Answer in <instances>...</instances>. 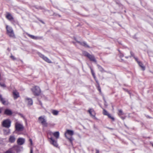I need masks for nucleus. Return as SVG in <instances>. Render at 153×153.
Returning a JSON list of instances; mask_svg holds the SVG:
<instances>
[{
  "instance_id": "a211bd4d",
  "label": "nucleus",
  "mask_w": 153,
  "mask_h": 153,
  "mask_svg": "<svg viewBox=\"0 0 153 153\" xmlns=\"http://www.w3.org/2000/svg\"><path fill=\"white\" fill-rule=\"evenodd\" d=\"M26 100L27 101L28 105L30 106L32 105L33 101L31 99L27 98H26Z\"/></svg>"
},
{
  "instance_id": "79ce46f5",
  "label": "nucleus",
  "mask_w": 153,
  "mask_h": 153,
  "mask_svg": "<svg viewBox=\"0 0 153 153\" xmlns=\"http://www.w3.org/2000/svg\"><path fill=\"white\" fill-rule=\"evenodd\" d=\"M134 58L135 59V60H136V61H137V59H138L136 58H135V57H134Z\"/></svg>"
},
{
  "instance_id": "72a5a7b5",
  "label": "nucleus",
  "mask_w": 153,
  "mask_h": 153,
  "mask_svg": "<svg viewBox=\"0 0 153 153\" xmlns=\"http://www.w3.org/2000/svg\"><path fill=\"white\" fill-rule=\"evenodd\" d=\"M130 53H131V56L133 57L134 58V53L131 51L130 52Z\"/></svg>"
},
{
  "instance_id": "4468645a",
  "label": "nucleus",
  "mask_w": 153,
  "mask_h": 153,
  "mask_svg": "<svg viewBox=\"0 0 153 153\" xmlns=\"http://www.w3.org/2000/svg\"><path fill=\"white\" fill-rule=\"evenodd\" d=\"M13 94L15 99H16L19 97V94L16 91H14L13 92Z\"/></svg>"
},
{
  "instance_id": "58836bf2",
  "label": "nucleus",
  "mask_w": 153,
  "mask_h": 153,
  "mask_svg": "<svg viewBox=\"0 0 153 153\" xmlns=\"http://www.w3.org/2000/svg\"><path fill=\"white\" fill-rule=\"evenodd\" d=\"M96 153H99V151L98 150L96 149Z\"/></svg>"
},
{
  "instance_id": "b1692460",
  "label": "nucleus",
  "mask_w": 153,
  "mask_h": 153,
  "mask_svg": "<svg viewBox=\"0 0 153 153\" xmlns=\"http://www.w3.org/2000/svg\"><path fill=\"white\" fill-rule=\"evenodd\" d=\"M52 113L53 114V115H57L58 114L59 111L57 110H53Z\"/></svg>"
},
{
  "instance_id": "2eb2a0df",
  "label": "nucleus",
  "mask_w": 153,
  "mask_h": 153,
  "mask_svg": "<svg viewBox=\"0 0 153 153\" xmlns=\"http://www.w3.org/2000/svg\"><path fill=\"white\" fill-rule=\"evenodd\" d=\"M16 140V138L14 135L10 136L9 139V141L10 143H14Z\"/></svg>"
},
{
  "instance_id": "9d476101",
  "label": "nucleus",
  "mask_w": 153,
  "mask_h": 153,
  "mask_svg": "<svg viewBox=\"0 0 153 153\" xmlns=\"http://www.w3.org/2000/svg\"><path fill=\"white\" fill-rule=\"evenodd\" d=\"M49 139H50V142L51 144L55 147H57L58 146L56 141L52 137H50Z\"/></svg>"
},
{
  "instance_id": "7c9ffc66",
  "label": "nucleus",
  "mask_w": 153,
  "mask_h": 153,
  "mask_svg": "<svg viewBox=\"0 0 153 153\" xmlns=\"http://www.w3.org/2000/svg\"><path fill=\"white\" fill-rule=\"evenodd\" d=\"M0 86L2 87H6V85L4 83H1L0 82Z\"/></svg>"
},
{
  "instance_id": "ddd939ff",
  "label": "nucleus",
  "mask_w": 153,
  "mask_h": 153,
  "mask_svg": "<svg viewBox=\"0 0 153 153\" xmlns=\"http://www.w3.org/2000/svg\"><path fill=\"white\" fill-rule=\"evenodd\" d=\"M49 133L50 134H53V135L56 138V139H58L59 137V131H56L54 133L50 132H49Z\"/></svg>"
},
{
  "instance_id": "473e14b6",
  "label": "nucleus",
  "mask_w": 153,
  "mask_h": 153,
  "mask_svg": "<svg viewBox=\"0 0 153 153\" xmlns=\"http://www.w3.org/2000/svg\"><path fill=\"white\" fill-rule=\"evenodd\" d=\"M97 88L98 90L100 92L101 91V90L100 87V85H98Z\"/></svg>"
},
{
  "instance_id": "f704fd0d",
  "label": "nucleus",
  "mask_w": 153,
  "mask_h": 153,
  "mask_svg": "<svg viewBox=\"0 0 153 153\" xmlns=\"http://www.w3.org/2000/svg\"><path fill=\"white\" fill-rule=\"evenodd\" d=\"M11 58L13 60H14L16 59V58L14 57V56L12 55L10 56Z\"/></svg>"
},
{
  "instance_id": "7ed1b4c3",
  "label": "nucleus",
  "mask_w": 153,
  "mask_h": 153,
  "mask_svg": "<svg viewBox=\"0 0 153 153\" xmlns=\"http://www.w3.org/2000/svg\"><path fill=\"white\" fill-rule=\"evenodd\" d=\"M6 28L7 35L10 37H14L15 35L12 28L8 25H7Z\"/></svg>"
},
{
  "instance_id": "f257e3e1",
  "label": "nucleus",
  "mask_w": 153,
  "mask_h": 153,
  "mask_svg": "<svg viewBox=\"0 0 153 153\" xmlns=\"http://www.w3.org/2000/svg\"><path fill=\"white\" fill-rule=\"evenodd\" d=\"M74 134L73 131L70 130H67L65 135V137L68 139L70 143L72 145V141L74 139L72 137V136Z\"/></svg>"
},
{
  "instance_id": "0eeeda50",
  "label": "nucleus",
  "mask_w": 153,
  "mask_h": 153,
  "mask_svg": "<svg viewBox=\"0 0 153 153\" xmlns=\"http://www.w3.org/2000/svg\"><path fill=\"white\" fill-rule=\"evenodd\" d=\"M15 128L16 131H22L23 130L24 127L22 124L18 122H16L15 124Z\"/></svg>"
},
{
  "instance_id": "412c9836",
  "label": "nucleus",
  "mask_w": 153,
  "mask_h": 153,
  "mask_svg": "<svg viewBox=\"0 0 153 153\" xmlns=\"http://www.w3.org/2000/svg\"><path fill=\"white\" fill-rule=\"evenodd\" d=\"M4 113L5 114L7 115H11L12 114V112L11 111L8 109L5 110Z\"/></svg>"
},
{
  "instance_id": "39448f33",
  "label": "nucleus",
  "mask_w": 153,
  "mask_h": 153,
  "mask_svg": "<svg viewBox=\"0 0 153 153\" xmlns=\"http://www.w3.org/2000/svg\"><path fill=\"white\" fill-rule=\"evenodd\" d=\"M22 149V147H21L19 146H15L11 149L10 150L7 151L5 153H12V151L13 150H15L17 152H18L21 151Z\"/></svg>"
},
{
  "instance_id": "1a4fd4ad",
  "label": "nucleus",
  "mask_w": 153,
  "mask_h": 153,
  "mask_svg": "<svg viewBox=\"0 0 153 153\" xmlns=\"http://www.w3.org/2000/svg\"><path fill=\"white\" fill-rule=\"evenodd\" d=\"M27 35L30 38L35 40L40 39H42L41 36H35L33 35H30L28 33H26Z\"/></svg>"
},
{
  "instance_id": "c85d7f7f",
  "label": "nucleus",
  "mask_w": 153,
  "mask_h": 153,
  "mask_svg": "<svg viewBox=\"0 0 153 153\" xmlns=\"http://www.w3.org/2000/svg\"><path fill=\"white\" fill-rule=\"evenodd\" d=\"M107 116H108V117L112 119V120L113 121H114V117H111V114H109Z\"/></svg>"
},
{
  "instance_id": "f3484780",
  "label": "nucleus",
  "mask_w": 153,
  "mask_h": 153,
  "mask_svg": "<svg viewBox=\"0 0 153 153\" xmlns=\"http://www.w3.org/2000/svg\"><path fill=\"white\" fill-rule=\"evenodd\" d=\"M88 57L90 59L91 61H93L95 62H96V60L95 59L94 56V55L90 54Z\"/></svg>"
},
{
  "instance_id": "f03ea898",
  "label": "nucleus",
  "mask_w": 153,
  "mask_h": 153,
  "mask_svg": "<svg viewBox=\"0 0 153 153\" xmlns=\"http://www.w3.org/2000/svg\"><path fill=\"white\" fill-rule=\"evenodd\" d=\"M39 123H41L43 127H47L48 126V123L47 122L46 119L45 118L44 116L39 117L38 118Z\"/></svg>"
},
{
  "instance_id": "c9c22d12",
  "label": "nucleus",
  "mask_w": 153,
  "mask_h": 153,
  "mask_svg": "<svg viewBox=\"0 0 153 153\" xmlns=\"http://www.w3.org/2000/svg\"><path fill=\"white\" fill-rule=\"evenodd\" d=\"M29 141L30 142L31 145H32V144H33L32 141V139H29Z\"/></svg>"
},
{
  "instance_id": "6e6552de",
  "label": "nucleus",
  "mask_w": 153,
  "mask_h": 153,
  "mask_svg": "<svg viewBox=\"0 0 153 153\" xmlns=\"http://www.w3.org/2000/svg\"><path fill=\"white\" fill-rule=\"evenodd\" d=\"M37 54L39 56L42 58L45 61L49 63H51V61L48 58L45 56L44 55L42 54L39 52H38Z\"/></svg>"
},
{
  "instance_id": "e433bc0d",
  "label": "nucleus",
  "mask_w": 153,
  "mask_h": 153,
  "mask_svg": "<svg viewBox=\"0 0 153 153\" xmlns=\"http://www.w3.org/2000/svg\"><path fill=\"white\" fill-rule=\"evenodd\" d=\"M94 79H95V80L96 81V82L97 83L98 85H99V82H98V80L96 79V78Z\"/></svg>"
},
{
  "instance_id": "c756f323",
  "label": "nucleus",
  "mask_w": 153,
  "mask_h": 153,
  "mask_svg": "<svg viewBox=\"0 0 153 153\" xmlns=\"http://www.w3.org/2000/svg\"><path fill=\"white\" fill-rule=\"evenodd\" d=\"M91 73L92 74V75H93L94 78V79L96 78V77L95 75V73L93 71L92 69H91Z\"/></svg>"
},
{
  "instance_id": "4be33fe9",
  "label": "nucleus",
  "mask_w": 153,
  "mask_h": 153,
  "mask_svg": "<svg viewBox=\"0 0 153 153\" xmlns=\"http://www.w3.org/2000/svg\"><path fill=\"white\" fill-rule=\"evenodd\" d=\"M0 101L4 105L6 104V101L5 99L2 97L1 95L0 94Z\"/></svg>"
},
{
  "instance_id": "37998d69",
  "label": "nucleus",
  "mask_w": 153,
  "mask_h": 153,
  "mask_svg": "<svg viewBox=\"0 0 153 153\" xmlns=\"http://www.w3.org/2000/svg\"><path fill=\"white\" fill-rule=\"evenodd\" d=\"M108 128L110 129H113L112 128Z\"/></svg>"
},
{
  "instance_id": "ea45409f",
  "label": "nucleus",
  "mask_w": 153,
  "mask_h": 153,
  "mask_svg": "<svg viewBox=\"0 0 153 153\" xmlns=\"http://www.w3.org/2000/svg\"><path fill=\"white\" fill-rule=\"evenodd\" d=\"M30 153H33V150L32 149H30Z\"/></svg>"
},
{
  "instance_id": "20e7f679",
  "label": "nucleus",
  "mask_w": 153,
  "mask_h": 153,
  "mask_svg": "<svg viewBox=\"0 0 153 153\" xmlns=\"http://www.w3.org/2000/svg\"><path fill=\"white\" fill-rule=\"evenodd\" d=\"M31 90L34 95L38 96L41 93V90L38 86H35L31 88Z\"/></svg>"
},
{
  "instance_id": "393cba45",
  "label": "nucleus",
  "mask_w": 153,
  "mask_h": 153,
  "mask_svg": "<svg viewBox=\"0 0 153 153\" xmlns=\"http://www.w3.org/2000/svg\"><path fill=\"white\" fill-rule=\"evenodd\" d=\"M10 131L9 130H4V134L8 135L10 134Z\"/></svg>"
},
{
  "instance_id": "aec40b11",
  "label": "nucleus",
  "mask_w": 153,
  "mask_h": 153,
  "mask_svg": "<svg viewBox=\"0 0 153 153\" xmlns=\"http://www.w3.org/2000/svg\"><path fill=\"white\" fill-rule=\"evenodd\" d=\"M97 66L99 70L102 73V72H107L106 71H105L104 70V69L101 66H100L99 65H97Z\"/></svg>"
},
{
  "instance_id": "a19ab883",
  "label": "nucleus",
  "mask_w": 153,
  "mask_h": 153,
  "mask_svg": "<svg viewBox=\"0 0 153 153\" xmlns=\"http://www.w3.org/2000/svg\"><path fill=\"white\" fill-rule=\"evenodd\" d=\"M147 117H148V118H151V117H150L149 116H147Z\"/></svg>"
},
{
  "instance_id": "2f4dec72",
  "label": "nucleus",
  "mask_w": 153,
  "mask_h": 153,
  "mask_svg": "<svg viewBox=\"0 0 153 153\" xmlns=\"http://www.w3.org/2000/svg\"><path fill=\"white\" fill-rule=\"evenodd\" d=\"M119 56L121 58L123 56V53L120 52V53L119 54Z\"/></svg>"
},
{
  "instance_id": "6ab92c4d",
  "label": "nucleus",
  "mask_w": 153,
  "mask_h": 153,
  "mask_svg": "<svg viewBox=\"0 0 153 153\" xmlns=\"http://www.w3.org/2000/svg\"><path fill=\"white\" fill-rule=\"evenodd\" d=\"M6 17L7 19L10 20V21H12L13 19V17L9 13L7 14L6 16Z\"/></svg>"
},
{
  "instance_id": "49530a36",
  "label": "nucleus",
  "mask_w": 153,
  "mask_h": 153,
  "mask_svg": "<svg viewBox=\"0 0 153 153\" xmlns=\"http://www.w3.org/2000/svg\"><path fill=\"white\" fill-rule=\"evenodd\" d=\"M126 58H128V57H126Z\"/></svg>"
},
{
  "instance_id": "cd10ccee",
  "label": "nucleus",
  "mask_w": 153,
  "mask_h": 153,
  "mask_svg": "<svg viewBox=\"0 0 153 153\" xmlns=\"http://www.w3.org/2000/svg\"><path fill=\"white\" fill-rule=\"evenodd\" d=\"M103 114L104 115H108L109 114L105 109H103Z\"/></svg>"
},
{
  "instance_id": "9b49d317",
  "label": "nucleus",
  "mask_w": 153,
  "mask_h": 153,
  "mask_svg": "<svg viewBox=\"0 0 153 153\" xmlns=\"http://www.w3.org/2000/svg\"><path fill=\"white\" fill-rule=\"evenodd\" d=\"M25 139L21 137L19 138L17 140L18 144L20 145H23L25 143Z\"/></svg>"
},
{
  "instance_id": "423d86ee",
  "label": "nucleus",
  "mask_w": 153,
  "mask_h": 153,
  "mask_svg": "<svg viewBox=\"0 0 153 153\" xmlns=\"http://www.w3.org/2000/svg\"><path fill=\"white\" fill-rule=\"evenodd\" d=\"M11 123V122L10 120L7 119L3 121L2 125L3 126L8 128L10 126Z\"/></svg>"
},
{
  "instance_id": "8fccbe9b",
  "label": "nucleus",
  "mask_w": 153,
  "mask_h": 153,
  "mask_svg": "<svg viewBox=\"0 0 153 153\" xmlns=\"http://www.w3.org/2000/svg\"><path fill=\"white\" fill-rule=\"evenodd\" d=\"M21 116H22V114H21Z\"/></svg>"
},
{
  "instance_id": "a18cd8bd",
  "label": "nucleus",
  "mask_w": 153,
  "mask_h": 153,
  "mask_svg": "<svg viewBox=\"0 0 153 153\" xmlns=\"http://www.w3.org/2000/svg\"><path fill=\"white\" fill-rule=\"evenodd\" d=\"M41 22H42V23H44H44L43 22H42V21Z\"/></svg>"
},
{
  "instance_id": "4c0bfd02",
  "label": "nucleus",
  "mask_w": 153,
  "mask_h": 153,
  "mask_svg": "<svg viewBox=\"0 0 153 153\" xmlns=\"http://www.w3.org/2000/svg\"><path fill=\"white\" fill-rule=\"evenodd\" d=\"M120 117L123 120H124L125 119V117H123L121 116H120Z\"/></svg>"
},
{
  "instance_id": "a878e982",
  "label": "nucleus",
  "mask_w": 153,
  "mask_h": 153,
  "mask_svg": "<svg viewBox=\"0 0 153 153\" xmlns=\"http://www.w3.org/2000/svg\"><path fill=\"white\" fill-rule=\"evenodd\" d=\"M83 54L84 56L88 57V56L90 55V54L88 53L87 52L84 51L83 52Z\"/></svg>"
},
{
  "instance_id": "c03bdc74",
  "label": "nucleus",
  "mask_w": 153,
  "mask_h": 153,
  "mask_svg": "<svg viewBox=\"0 0 153 153\" xmlns=\"http://www.w3.org/2000/svg\"><path fill=\"white\" fill-rule=\"evenodd\" d=\"M1 109H0V113H1Z\"/></svg>"
},
{
  "instance_id": "f8f14e48",
  "label": "nucleus",
  "mask_w": 153,
  "mask_h": 153,
  "mask_svg": "<svg viewBox=\"0 0 153 153\" xmlns=\"http://www.w3.org/2000/svg\"><path fill=\"white\" fill-rule=\"evenodd\" d=\"M75 40L78 43L79 45L84 46L85 47L89 48V46L88 45L87 43L85 42H80L79 41H77L76 39Z\"/></svg>"
},
{
  "instance_id": "de8ad7c7",
  "label": "nucleus",
  "mask_w": 153,
  "mask_h": 153,
  "mask_svg": "<svg viewBox=\"0 0 153 153\" xmlns=\"http://www.w3.org/2000/svg\"><path fill=\"white\" fill-rule=\"evenodd\" d=\"M105 105H106V106L107 105H106V104H105Z\"/></svg>"
},
{
  "instance_id": "bb28decb",
  "label": "nucleus",
  "mask_w": 153,
  "mask_h": 153,
  "mask_svg": "<svg viewBox=\"0 0 153 153\" xmlns=\"http://www.w3.org/2000/svg\"><path fill=\"white\" fill-rule=\"evenodd\" d=\"M118 111V114L119 116L123 114V113L121 110H119Z\"/></svg>"
},
{
  "instance_id": "09e8293b",
  "label": "nucleus",
  "mask_w": 153,
  "mask_h": 153,
  "mask_svg": "<svg viewBox=\"0 0 153 153\" xmlns=\"http://www.w3.org/2000/svg\"><path fill=\"white\" fill-rule=\"evenodd\" d=\"M105 105H106V106L107 105H106V104H105Z\"/></svg>"
},
{
  "instance_id": "3c124183",
  "label": "nucleus",
  "mask_w": 153,
  "mask_h": 153,
  "mask_svg": "<svg viewBox=\"0 0 153 153\" xmlns=\"http://www.w3.org/2000/svg\"><path fill=\"white\" fill-rule=\"evenodd\" d=\"M118 51H119L120 53V51H119V50H118Z\"/></svg>"
},
{
  "instance_id": "603ef678",
  "label": "nucleus",
  "mask_w": 153,
  "mask_h": 153,
  "mask_svg": "<svg viewBox=\"0 0 153 153\" xmlns=\"http://www.w3.org/2000/svg\"><path fill=\"white\" fill-rule=\"evenodd\" d=\"M152 146H153V144L152 145Z\"/></svg>"
},
{
  "instance_id": "5701e85b",
  "label": "nucleus",
  "mask_w": 153,
  "mask_h": 153,
  "mask_svg": "<svg viewBox=\"0 0 153 153\" xmlns=\"http://www.w3.org/2000/svg\"><path fill=\"white\" fill-rule=\"evenodd\" d=\"M137 62L138 63V65L140 66L142 68V70L143 71H144L145 70V67L143 65V63L139 61H137Z\"/></svg>"
},
{
  "instance_id": "dca6fc26",
  "label": "nucleus",
  "mask_w": 153,
  "mask_h": 153,
  "mask_svg": "<svg viewBox=\"0 0 153 153\" xmlns=\"http://www.w3.org/2000/svg\"><path fill=\"white\" fill-rule=\"evenodd\" d=\"M88 112L90 114V115L92 117H94L95 116V113L94 111L92 109H90L88 110Z\"/></svg>"
}]
</instances>
